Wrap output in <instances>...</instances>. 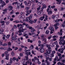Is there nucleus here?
Masks as SVG:
<instances>
[{
	"instance_id": "nucleus-1",
	"label": "nucleus",
	"mask_w": 65,
	"mask_h": 65,
	"mask_svg": "<svg viewBox=\"0 0 65 65\" xmlns=\"http://www.w3.org/2000/svg\"><path fill=\"white\" fill-rule=\"evenodd\" d=\"M52 52V50H50L47 51L45 54V56L46 57V60H48L49 59V54H51V53Z\"/></svg>"
},
{
	"instance_id": "nucleus-2",
	"label": "nucleus",
	"mask_w": 65,
	"mask_h": 65,
	"mask_svg": "<svg viewBox=\"0 0 65 65\" xmlns=\"http://www.w3.org/2000/svg\"><path fill=\"white\" fill-rule=\"evenodd\" d=\"M60 42H59V44L60 45H64L65 44V40H64V39H59Z\"/></svg>"
},
{
	"instance_id": "nucleus-3",
	"label": "nucleus",
	"mask_w": 65,
	"mask_h": 65,
	"mask_svg": "<svg viewBox=\"0 0 65 65\" xmlns=\"http://www.w3.org/2000/svg\"><path fill=\"white\" fill-rule=\"evenodd\" d=\"M29 29L31 30L30 31L32 34H34V31H36V30L34 28H33V27L31 26L29 27Z\"/></svg>"
},
{
	"instance_id": "nucleus-4",
	"label": "nucleus",
	"mask_w": 65,
	"mask_h": 65,
	"mask_svg": "<svg viewBox=\"0 0 65 65\" xmlns=\"http://www.w3.org/2000/svg\"><path fill=\"white\" fill-rule=\"evenodd\" d=\"M33 15L31 14L30 15V16L29 17H27L26 19V21L27 22H29V20H30L31 19H32Z\"/></svg>"
},
{
	"instance_id": "nucleus-5",
	"label": "nucleus",
	"mask_w": 65,
	"mask_h": 65,
	"mask_svg": "<svg viewBox=\"0 0 65 65\" xmlns=\"http://www.w3.org/2000/svg\"><path fill=\"white\" fill-rule=\"evenodd\" d=\"M42 65H50V63L48 62V61L47 60H46L45 61V62L44 63H42L41 64Z\"/></svg>"
},
{
	"instance_id": "nucleus-6",
	"label": "nucleus",
	"mask_w": 65,
	"mask_h": 65,
	"mask_svg": "<svg viewBox=\"0 0 65 65\" xmlns=\"http://www.w3.org/2000/svg\"><path fill=\"white\" fill-rule=\"evenodd\" d=\"M0 23L2 24L1 26H2L3 27V28H4L5 27V22L4 21H0Z\"/></svg>"
},
{
	"instance_id": "nucleus-7",
	"label": "nucleus",
	"mask_w": 65,
	"mask_h": 65,
	"mask_svg": "<svg viewBox=\"0 0 65 65\" xmlns=\"http://www.w3.org/2000/svg\"><path fill=\"white\" fill-rule=\"evenodd\" d=\"M26 29V28L24 29H23V28H22V29H20L18 31V32L19 33H21V32H24V31H25V30Z\"/></svg>"
},
{
	"instance_id": "nucleus-8",
	"label": "nucleus",
	"mask_w": 65,
	"mask_h": 65,
	"mask_svg": "<svg viewBox=\"0 0 65 65\" xmlns=\"http://www.w3.org/2000/svg\"><path fill=\"white\" fill-rule=\"evenodd\" d=\"M63 31H62V29H61L60 30V32H58V35L60 36H62L63 34Z\"/></svg>"
},
{
	"instance_id": "nucleus-9",
	"label": "nucleus",
	"mask_w": 65,
	"mask_h": 65,
	"mask_svg": "<svg viewBox=\"0 0 65 65\" xmlns=\"http://www.w3.org/2000/svg\"><path fill=\"white\" fill-rule=\"evenodd\" d=\"M17 27L18 28L20 27L19 29H22V27H23V25L21 24H18L17 25Z\"/></svg>"
},
{
	"instance_id": "nucleus-10",
	"label": "nucleus",
	"mask_w": 65,
	"mask_h": 65,
	"mask_svg": "<svg viewBox=\"0 0 65 65\" xmlns=\"http://www.w3.org/2000/svg\"><path fill=\"white\" fill-rule=\"evenodd\" d=\"M17 36H12L11 37V39L12 40H16L17 39L16 38V37H17Z\"/></svg>"
},
{
	"instance_id": "nucleus-11",
	"label": "nucleus",
	"mask_w": 65,
	"mask_h": 65,
	"mask_svg": "<svg viewBox=\"0 0 65 65\" xmlns=\"http://www.w3.org/2000/svg\"><path fill=\"white\" fill-rule=\"evenodd\" d=\"M26 56H25L24 57V58H26V60H28V56H29V54L28 52H26Z\"/></svg>"
},
{
	"instance_id": "nucleus-12",
	"label": "nucleus",
	"mask_w": 65,
	"mask_h": 65,
	"mask_svg": "<svg viewBox=\"0 0 65 65\" xmlns=\"http://www.w3.org/2000/svg\"><path fill=\"white\" fill-rule=\"evenodd\" d=\"M31 3H32L31 1H28V3H27V6H31Z\"/></svg>"
},
{
	"instance_id": "nucleus-13",
	"label": "nucleus",
	"mask_w": 65,
	"mask_h": 65,
	"mask_svg": "<svg viewBox=\"0 0 65 65\" xmlns=\"http://www.w3.org/2000/svg\"><path fill=\"white\" fill-rule=\"evenodd\" d=\"M39 51L41 53H43L44 52V49L42 48H40Z\"/></svg>"
},
{
	"instance_id": "nucleus-14",
	"label": "nucleus",
	"mask_w": 65,
	"mask_h": 65,
	"mask_svg": "<svg viewBox=\"0 0 65 65\" xmlns=\"http://www.w3.org/2000/svg\"><path fill=\"white\" fill-rule=\"evenodd\" d=\"M49 29L51 31H54V28L52 27H50L49 28Z\"/></svg>"
},
{
	"instance_id": "nucleus-15",
	"label": "nucleus",
	"mask_w": 65,
	"mask_h": 65,
	"mask_svg": "<svg viewBox=\"0 0 65 65\" xmlns=\"http://www.w3.org/2000/svg\"><path fill=\"white\" fill-rule=\"evenodd\" d=\"M6 59L8 60L9 59V54H6Z\"/></svg>"
},
{
	"instance_id": "nucleus-16",
	"label": "nucleus",
	"mask_w": 65,
	"mask_h": 65,
	"mask_svg": "<svg viewBox=\"0 0 65 65\" xmlns=\"http://www.w3.org/2000/svg\"><path fill=\"white\" fill-rule=\"evenodd\" d=\"M4 32V29H3L2 30L0 28V34H3V32Z\"/></svg>"
},
{
	"instance_id": "nucleus-17",
	"label": "nucleus",
	"mask_w": 65,
	"mask_h": 65,
	"mask_svg": "<svg viewBox=\"0 0 65 65\" xmlns=\"http://www.w3.org/2000/svg\"><path fill=\"white\" fill-rule=\"evenodd\" d=\"M32 10H29V13H27L26 14V16H28L29 14H30V13H31V12H32Z\"/></svg>"
},
{
	"instance_id": "nucleus-18",
	"label": "nucleus",
	"mask_w": 65,
	"mask_h": 65,
	"mask_svg": "<svg viewBox=\"0 0 65 65\" xmlns=\"http://www.w3.org/2000/svg\"><path fill=\"white\" fill-rule=\"evenodd\" d=\"M8 7H9V8L10 9L9 10V11H10V10H12V9L13 8V7L11 6H9Z\"/></svg>"
},
{
	"instance_id": "nucleus-19",
	"label": "nucleus",
	"mask_w": 65,
	"mask_h": 65,
	"mask_svg": "<svg viewBox=\"0 0 65 65\" xmlns=\"http://www.w3.org/2000/svg\"><path fill=\"white\" fill-rule=\"evenodd\" d=\"M12 48L11 49L10 47H8V49H7V51L8 52H9L10 51H12Z\"/></svg>"
},
{
	"instance_id": "nucleus-20",
	"label": "nucleus",
	"mask_w": 65,
	"mask_h": 65,
	"mask_svg": "<svg viewBox=\"0 0 65 65\" xmlns=\"http://www.w3.org/2000/svg\"><path fill=\"white\" fill-rule=\"evenodd\" d=\"M54 44H56V48H58V47H59V45H57L58 43H57V42H54Z\"/></svg>"
},
{
	"instance_id": "nucleus-21",
	"label": "nucleus",
	"mask_w": 65,
	"mask_h": 65,
	"mask_svg": "<svg viewBox=\"0 0 65 65\" xmlns=\"http://www.w3.org/2000/svg\"><path fill=\"white\" fill-rule=\"evenodd\" d=\"M42 38L43 41H44L45 42H47V41H47V39H45L44 38Z\"/></svg>"
},
{
	"instance_id": "nucleus-22",
	"label": "nucleus",
	"mask_w": 65,
	"mask_h": 65,
	"mask_svg": "<svg viewBox=\"0 0 65 65\" xmlns=\"http://www.w3.org/2000/svg\"><path fill=\"white\" fill-rule=\"evenodd\" d=\"M60 25L59 22H58V23H56V24H54V26H58Z\"/></svg>"
},
{
	"instance_id": "nucleus-23",
	"label": "nucleus",
	"mask_w": 65,
	"mask_h": 65,
	"mask_svg": "<svg viewBox=\"0 0 65 65\" xmlns=\"http://www.w3.org/2000/svg\"><path fill=\"white\" fill-rule=\"evenodd\" d=\"M29 48L30 50H32L33 49V48H34V46L33 45H31Z\"/></svg>"
},
{
	"instance_id": "nucleus-24",
	"label": "nucleus",
	"mask_w": 65,
	"mask_h": 65,
	"mask_svg": "<svg viewBox=\"0 0 65 65\" xmlns=\"http://www.w3.org/2000/svg\"><path fill=\"white\" fill-rule=\"evenodd\" d=\"M27 41L28 42H30V43H32L33 42V41L32 40H30L29 39H28Z\"/></svg>"
},
{
	"instance_id": "nucleus-25",
	"label": "nucleus",
	"mask_w": 65,
	"mask_h": 65,
	"mask_svg": "<svg viewBox=\"0 0 65 65\" xmlns=\"http://www.w3.org/2000/svg\"><path fill=\"white\" fill-rule=\"evenodd\" d=\"M29 23L31 24H32L33 23V20H30L29 21Z\"/></svg>"
},
{
	"instance_id": "nucleus-26",
	"label": "nucleus",
	"mask_w": 65,
	"mask_h": 65,
	"mask_svg": "<svg viewBox=\"0 0 65 65\" xmlns=\"http://www.w3.org/2000/svg\"><path fill=\"white\" fill-rule=\"evenodd\" d=\"M52 14V11H48V14L50 15V14Z\"/></svg>"
},
{
	"instance_id": "nucleus-27",
	"label": "nucleus",
	"mask_w": 65,
	"mask_h": 65,
	"mask_svg": "<svg viewBox=\"0 0 65 65\" xmlns=\"http://www.w3.org/2000/svg\"><path fill=\"white\" fill-rule=\"evenodd\" d=\"M12 58H11L10 59V62H9V63H10V64H12Z\"/></svg>"
},
{
	"instance_id": "nucleus-28",
	"label": "nucleus",
	"mask_w": 65,
	"mask_h": 65,
	"mask_svg": "<svg viewBox=\"0 0 65 65\" xmlns=\"http://www.w3.org/2000/svg\"><path fill=\"white\" fill-rule=\"evenodd\" d=\"M17 8H20V3H18L17 4Z\"/></svg>"
},
{
	"instance_id": "nucleus-29",
	"label": "nucleus",
	"mask_w": 65,
	"mask_h": 65,
	"mask_svg": "<svg viewBox=\"0 0 65 65\" xmlns=\"http://www.w3.org/2000/svg\"><path fill=\"white\" fill-rule=\"evenodd\" d=\"M57 64L58 65H59V64H60V65H62L63 64H64V63H62L60 61L57 63Z\"/></svg>"
},
{
	"instance_id": "nucleus-30",
	"label": "nucleus",
	"mask_w": 65,
	"mask_h": 65,
	"mask_svg": "<svg viewBox=\"0 0 65 65\" xmlns=\"http://www.w3.org/2000/svg\"><path fill=\"white\" fill-rule=\"evenodd\" d=\"M43 15H45V17H46V18H45V20H47V17H48V16H47V15H45V14H43Z\"/></svg>"
},
{
	"instance_id": "nucleus-31",
	"label": "nucleus",
	"mask_w": 65,
	"mask_h": 65,
	"mask_svg": "<svg viewBox=\"0 0 65 65\" xmlns=\"http://www.w3.org/2000/svg\"><path fill=\"white\" fill-rule=\"evenodd\" d=\"M58 58V57L57 56H56L55 58H54V61H57V59Z\"/></svg>"
},
{
	"instance_id": "nucleus-32",
	"label": "nucleus",
	"mask_w": 65,
	"mask_h": 65,
	"mask_svg": "<svg viewBox=\"0 0 65 65\" xmlns=\"http://www.w3.org/2000/svg\"><path fill=\"white\" fill-rule=\"evenodd\" d=\"M10 36V35H7L6 36V38L7 39H8L9 38V37Z\"/></svg>"
},
{
	"instance_id": "nucleus-33",
	"label": "nucleus",
	"mask_w": 65,
	"mask_h": 65,
	"mask_svg": "<svg viewBox=\"0 0 65 65\" xmlns=\"http://www.w3.org/2000/svg\"><path fill=\"white\" fill-rule=\"evenodd\" d=\"M41 11H42V10H40V11H39L38 12V11L37 13H38V14L39 15V14H40L41 13Z\"/></svg>"
},
{
	"instance_id": "nucleus-34",
	"label": "nucleus",
	"mask_w": 65,
	"mask_h": 65,
	"mask_svg": "<svg viewBox=\"0 0 65 65\" xmlns=\"http://www.w3.org/2000/svg\"><path fill=\"white\" fill-rule=\"evenodd\" d=\"M35 49L36 50H38V51H39V50H40V48H38V47L37 46L35 48Z\"/></svg>"
},
{
	"instance_id": "nucleus-35",
	"label": "nucleus",
	"mask_w": 65,
	"mask_h": 65,
	"mask_svg": "<svg viewBox=\"0 0 65 65\" xmlns=\"http://www.w3.org/2000/svg\"><path fill=\"white\" fill-rule=\"evenodd\" d=\"M37 19L34 20L33 21V23H35L37 22Z\"/></svg>"
},
{
	"instance_id": "nucleus-36",
	"label": "nucleus",
	"mask_w": 65,
	"mask_h": 65,
	"mask_svg": "<svg viewBox=\"0 0 65 65\" xmlns=\"http://www.w3.org/2000/svg\"><path fill=\"white\" fill-rule=\"evenodd\" d=\"M40 8H41V6H39L38 8H37V10H40V9H41Z\"/></svg>"
},
{
	"instance_id": "nucleus-37",
	"label": "nucleus",
	"mask_w": 65,
	"mask_h": 65,
	"mask_svg": "<svg viewBox=\"0 0 65 65\" xmlns=\"http://www.w3.org/2000/svg\"><path fill=\"white\" fill-rule=\"evenodd\" d=\"M42 7L44 8H46V5H43Z\"/></svg>"
},
{
	"instance_id": "nucleus-38",
	"label": "nucleus",
	"mask_w": 65,
	"mask_h": 65,
	"mask_svg": "<svg viewBox=\"0 0 65 65\" xmlns=\"http://www.w3.org/2000/svg\"><path fill=\"white\" fill-rule=\"evenodd\" d=\"M8 45H9V47H10V46L11 45V43L10 42L8 43Z\"/></svg>"
},
{
	"instance_id": "nucleus-39",
	"label": "nucleus",
	"mask_w": 65,
	"mask_h": 65,
	"mask_svg": "<svg viewBox=\"0 0 65 65\" xmlns=\"http://www.w3.org/2000/svg\"><path fill=\"white\" fill-rule=\"evenodd\" d=\"M11 55L12 56H14V53L13 52H12L11 53Z\"/></svg>"
},
{
	"instance_id": "nucleus-40",
	"label": "nucleus",
	"mask_w": 65,
	"mask_h": 65,
	"mask_svg": "<svg viewBox=\"0 0 65 65\" xmlns=\"http://www.w3.org/2000/svg\"><path fill=\"white\" fill-rule=\"evenodd\" d=\"M62 0H59L58 1V3H59V4H60L61 3V2H62Z\"/></svg>"
},
{
	"instance_id": "nucleus-41",
	"label": "nucleus",
	"mask_w": 65,
	"mask_h": 65,
	"mask_svg": "<svg viewBox=\"0 0 65 65\" xmlns=\"http://www.w3.org/2000/svg\"><path fill=\"white\" fill-rule=\"evenodd\" d=\"M46 34H48L49 33V31L47 30L45 32Z\"/></svg>"
},
{
	"instance_id": "nucleus-42",
	"label": "nucleus",
	"mask_w": 65,
	"mask_h": 65,
	"mask_svg": "<svg viewBox=\"0 0 65 65\" xmlns=\"http://www.w3.org/2000/svg\"><path fill=\"white\" fill-rule=\"evenodd\" d=\"M56 7V6L55 5H53V6H51V8H55Z\"/></svg>"
},
{
	"instance_id": "nucleus-43",
	"label": "nucleus",
	"mask_w": 65,
	"mask_h": 65,
	"mask_svg": "<svg viewBox=\"0 0 65 65\" xmlns=\"http://www.w3.org/2000/svg\"><path fill=\"white\" fill-rule=\"evenodd\" d=\"M3 40H1L0 41V43L1 44H2V43H3Z\"/></svg>"
},
{
	"instance_id": "nucleus-44",
	"label": "nucleus",
	"mask_w": 65,
	"mask_h": 65,
	"mask_svg": "<svg viewBox=\"0 0 65 65\" xmlns=\"http://www.w3.org/2000/svg\"><path fill=\"white\" fill-rule=\"evenodd\" d=\"M26 28H29V26L28 25V24H27L26 25Z\"/></svg>"
},
{
	"instance_id": "nucleus-45",
	"label": "nucleus",
	"mask_w": 65,
	"mask_h": 65,
	"mask_svg": "<svg viewBox=\"0 0 65 65\" xmlns=\"http://www.w3.org/2000/svg\"><path fill=\"white\" fill-rule=\"evenodd\" d=\"M38 64H41V62L39 61V59H38Z\"/></svg>"
},
{
	"instance_id": "nucleus-46",
	"label": "nucleus",
	"mask_w": 65,
	"mask_h": 65,
	"mask_svg": "<svg viewBox=\"0 0 65 65\" xmlns=\"http://www.w3.org/2000/svg\"><path fill=\"white\" fill-rule=\"evenodd\" d=\"M44 45L42 44L41 45V47H42V48H43V47H44Z\"/></svg>"
},
{
	"instance_id": "nucleus-47",
	"label": "nucleus",
	"mask_w": 65,
	"mask_h": 65,
	"mask_svg": "<svg viewBox=\"0 0 65 65\" xmlns=\"http://www.w3.org/2000/svg\"><path fill=\"white\" fill-rule=\"evenodd\" d=\"M19 19H23V18L22 16H19Z\"/></svg>"
},
{
	"instance_id": "nucleus-48",
	"label": "nucleus",
	"mask_w": 65,
	"mask_h": 65,
	"mask_svg": "<svg viewBox=\"0 0 65 65\" xmlns=\"http://www.w3.org/2000/svg\"><path fill=\"white\" fill-rule=\"evenodd\" d=\"M55 30H57L58 28H59V27L57 26H55Z\"/></svg>"
},
{
	"instance_id": "nucleus-49",
	"label": "nucleus",
	"mask_w": 65,
	"mask_h": 65,
	"mask_svg": "<svg viewBox=\"0 0 65 65\" xmlns=\"http://www.w3.org/2000/svg\"><path fill=\"white\" fill-rule=\"evenodd\" d=\"M13 12H14L13 10H12V12H10V14H12V13H13Z\"/></svg>"
},
{
	"instance_id": "nucleus-50",
	"label": "nucleus",
	"mask_w": 65,
	"mask_h": 65,
	"mask_svg": "<svg viewBox=\"0 0 65 65\" xmlns=\"http://www.w3.org/2000/svg\"><path fill=\"white\" fill-rule=\"evenodd\" d=\"M55 15H53L52 16V19H54L55 18Z\"/></svg>"
},
{
	"instance_id": "nucleus-51",
	"label": "nucleus",
	"mask_w": 65,
	"mask_h": 65,
	"mask_svg": "<svg viewBox=\"0 0 65 65\" xmlns=\"http://www.w3.org/2000/svg\"><path fill=\"white\" fill-rule=\"evenodd\" d=\"M39 34H37V35H34V36H33V37H35V36H39V35H38Z\"/></svg>"
},
{
	"instance_id": "nucleus-52",
	"label": "nucleus",
	"mask_w": 65,
	"mask_h": 65,
	"mask_svg": "<svg viewBox=\"0 0 65 65\" xmlns=\"http://www.w3.org/2000/svg\"><path fill=\"white\" fill-rule=\"evenodd\" d=\"M39 20H40L41 21H43V19H42V18H41V17H40V18H39Z\"/></svg>"
},
{
	"instance_id": "nucleus-53",
	"label": "nucleus",
	"mask_w": 65,
	"mask_h": 65,
	"mask_svg": "<svg viewBox=\"0 0 65 65\" xmlns=\"http://www.w3.org/2000/svg\"><path fill=\"white\" fill-rule=\"evenodd\" d=\"M19 22L18 21H17L16 20L15 21H13V23H19Z\"/></svg>"
},
{
	"instance_id": "nucleus-54",
	"label": "nucleus",
	"mask_w": 65,
	"mask_h": 65,
	"mask_svg": "<svg viewBox=\"0 0 65 65\" xmlns=\"http://www.w3.org/2000/svg\"><path fill=\"white\" fill-rule=\"evenodd\" d=\"M7 43H5L3 44V46H6L7 45Z\"/></svg>"
},
{
	"instance_id": "nucleus-55",
	"label": "nucleus",
	"mask_w": 65,
	"mask_h": 65,
	"mask_svg": "<svg viewBox=\"0 0 65 65\" xmlns=\"http://www.w3.org/2000/svg\"><path fill=\"white\" fill-rule=\"evenodd\" d=\"M12 59L13 60H14V61L16 60V58L15 57H13Z\"/></svg>"
},
{
	"instance_id": "nucleus-56",
	"label": "nucleus",
	"mask_w": 65,
	"mask_h": 65,
	"mask_svg": "<svg viewBox=\"0 0 65 65\" xmlns=\"http://www.w3.org/2000/svg\"><path fill=\"white\" fill-rule=\"evenodd\" d=\"M22 49H23V48H20L19 49V51H21L22 50Z\"/></svg>"
},
{
	"instance_id": "nucleus-57",
	"label": "nucleus",
	"mask_w": 65,
	"mask_h": 65,
	"mask_svg": "<svg viewBox=\"0 0 65 65\" xmlns=\"http://www.w3.org/2000/svg\"><path fill=\"white\" fill-rule=\"evenodd\" d=\"M52 53L53 54H54L56 53V51H53L52 52Z\"/></svg>"
},
{
	"instance_id": "nucleus-58",
	"label": "nucleus",
	"mask_w": 65,
	"mask_h": 65,
	"mask_svg": "<svg viewBox=\"0 0 65 65\" xmlns=\"http://www.w3.org/2000/svg\"><path fill=\"white\" fill-rule=\"evenodd\" d=\"M47 47L48 48V47H50V45H49L47 44L46 45Z\"/></svg>"
},
{
	"instance_id": "nucleus-59",
	"label": "nucleus",
	"mask_w": 65,
	"mask_h": 65,
	"mask_svg": "<svg viewBox=\"0 0 65 65\" xmlns=\"http://www.w3.org/2000/svg\"><path fill=\"white\" fill-rule=\"evenodd\" d=\"M14 28H12L11 29V32H13V31H14Z\"/></svg>"
},
{
	"instance_id": "nucleus-60",
	"label": "nucleus",
	"mask_w": 65,
	"mask_h": 65,
	"mask_svg": "<svg viewBox=\"0 0 65 65\" xmlns=\"http://www.w3.org/2000/svg\"><path fill=\"white\" fill-rule=\"evenodd\" d=\"M24 3L26 5H27V2H26V1L24 2Z\"/></svg>"
},
{
	"instance_id": "nucleus-61",
	"label": "nucleus",
	"mask_w": 65,
	"mask_h": 65,
	"mask_svg": "<svg viewBox=\"0 0 65 65\" xmlns=\"http://www.w3.org/2000/svg\"><path fill=\"white\" fill-rule=\"evenodd\" d=\"M20 7L21 8H24V5H20Z\"/></svg>"
},
{
	"instance_id": "nucleus-62",
	"label": "nucleus",
	"mask_w": 65,
	"mask_h": 65,
	"mask_svg": "<svg viewBox=\"0 0 65 65\" xmlns=\"http://www.w3.org/2000/svg\"><path fill=\"white\" fill-rule=\"evenodd\" d=\"M25 9H26V10H29V7H26L25 8Z\"/></svg>"
},
{
	"instance_id": "nucleus-63",
	"label": "nucleus",
	"mask_w": 65,
	"mask_h": 65,
	"mask_svg": "<svg viewBox=\"0 0 65 65\" xmlns=\"http://www.w3.org/2000/svg\"><path fill=\"white\" fill-rule=\"evenodd\" d=\"M17 28V26L15 25L14 26V29H16Z\"/></svg>"
},
{
	"instance_id": "nucleus-64",
	"label": "nucleus",
	"mask_w": 65,
	"mask_h": 65,
	"mask_svg": "<svg viewBox=\"0 0 65 65\" xmlns=\"http://www.w3.org/2000/svg\"><path fill=\"white\" fill-rule=\"evenodd\" d=\"M61 10H64V8L61 7Z\"/></svg>"
}]
</instances>
